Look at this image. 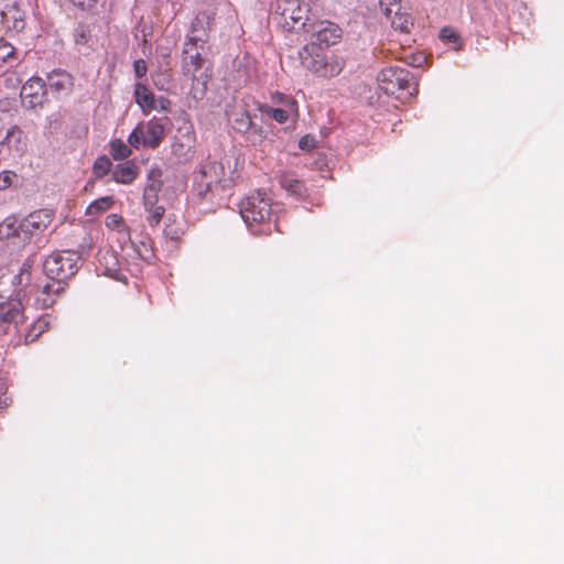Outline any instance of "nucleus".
<instances>
[{
  "label": "nucleus",
  "instance_id": "b1692460",
  "mask_svg": "<svg viewBox=\"0 0 564 564\" xmlns=\"http://www.w3.org/2000/svg\"><path fill=\"white\" fill-rule=\"evenodd\" d=\"M113 204L115 199L112 196L100 197L88 205V207L86 208V215L93 217L98 216L101 213L110 209L113 206Z\"/></svg>",
  "mask_w": 564,
  "mask_h": 564
},
{
  "label": "nucleus",
  "instance_id": "f03ea898",
  "mask_svg": "<svg viewBox=\"0 0 564 564\" xmlns=\"http://www.w3.org/2000/svg\"><path fill=\"white\" fill-rule=\"evenodd\" d=\"M377 79L381 90L400 100L410 99L419 93V86L413 75L402 67H384L378 74Z\"/></svg>",
  "mask_w": 564,
  "mask_h": 564
},
{
  "label": "nucleus",
  "instance_id": "39448f33",
  "mask_svg": "<svg viewBox=\"0 0 564 564\" xmlns=\"http://www.w3.org/2000/svg\"><path fill=\"white\" fill-rule=\"evenodd\" d=\"M80 256L70 250L54 251L43 262V272L47 279L66 283L79 268Z\"/></svg>",
  "mask_w": 564,
  "mask_h": 564
},
{
  "label": "nucleus",
  "instance_id": "412c9836",
  "mask_svg": "<svg viewBox=\"0 0 564 564\" xmlns=\"http://www.w3.org/2000/svg\"><path fill=\"white\" fill-rule=\"evenodd\" d=\"M279 184L289 194H291L297 198H304L307 195V189H306L303 181L296 178L291 173L281 174L279 176Z\"/></svg>",
  "mask_w": 564,
  "mask_h": 564
},
{
  "label": "nucleus",
  "instance_id": "5701e85b",
  "mask_svg": "<svg viewBox=\"0 0 564 564\" xmlns=\"http://www.w3.org/2000/svg\"><path fill=\"white\" fill-rule=\"evenodd\" d=\"M229 120L236 131L247 133L252 127L250 113L243 108L235 109L229 112Z\"/></svg>",
  "mask_w": 564,
  "mask_h": 564
},
{
  "label": "nucleus",
  "instance_id": "ddd939ff",
  "mask_svg": "<svg viewBox=\"0 0 564 564\" xmlns=\"http://www.w3.org/2000/svg\"><path fill=\"white\" fill-rule=\"evenodd\" d=\"M2 149H6L13 159L22 158L28 151V140L19 126H12L2 141Z\"/></svg>",
  "mask_w": 564,
  "mask_h": 564
},
{
  "label": "nucleus",
  "instance_id": "2f4dec72",
  "mask_svg": "<svg viewBox=\"0 0 564 564\" xmlns=\"http://www.w3.org/2000/svg\"><path fill=\"white\" fill-rule=\"evenodd\" d=\"M14 58L15 47L11 43L6 41L3 37H0V65Z\"/></svg>",
  "mask_w": 564,
  "mask_h": 564
},
{
  "label": "nucleus",
  "instance_id": "c756f323",
  "mask_svg": "<svg viewBox=\"0 0 564 564\" xmlns=\"http://www.w3.org/2000/svg\"><path fill=\"white\" fill-rule=\"evenodd\" d=\"M379 4L387 19L402 11L401 0H380Z\"/></svg>",
  "mask_w": 564,
  "mask_h": 564
},
{
  "label": "nucleus",
  "instance_id": "f3484780",
  "mask_svg": "<svg viewBox=\"0 0 564 564\" xmlns=\"http://www.w3.org/2000/svg\"><path fill=\"white\" fill-rule=\"evenodd\" d=\"M208 25L209 15L206 12L198 13L191 24V31L186 41H189L193 45L203 46L207 41Z\"/></svg>",
  "mask_w": 564,
  "mask_h": 564
},
{
  "label": "nucleus",
  "instance_id": "aec40b11",
  "mask_svg": "<svg viewBox=\"0 0 564 564\" xmlns=\"http://www.w3.org/2000/svg\"><path fill=\"white\" fill-rule=\"evenodd\" d=\"M260 110L262 113H265L267 116L271 117L278 123H285L290 119L293 121H296L300 116L299 107L279 108V107L262 106L260 108Z\"/></svg>",
  "mask_w": 564,
  "mask_h": 564
},
{
  "label": "nucleus",
  "instance_id": "ea45409f",
  "mask_svg": "<svg viewBox=\"0 0 564 564\" xmlns=\"http://www.w3.org/2000/svg\"><path fill=\"white\" fill-rule=\"evenodd\" d=\"M299 147L305 151L313 150L316 147V140L314 137L306 134L300 139Z\"/></svg>",
  "mask_w": 564,
  "mask_h": 564
},
{
  "label": "nucleus",
  "instance_id": "a878e982",
  "mask_svg": "<svg viewBox=\"0 0 564 564\" xmlns=\"http://www.w3.org/2000/svg\"><path fill=\"white\" fill-rule=\"evenodd\" d=\"M145 210L149 213L148 223L150 226L154 227L159 225L164 216L165 209L161 205H156V200L151 199L150 204L144 202Z\"/></svg>",
  "mask_w": 564,
  "mask_h": 564
},
{
  "label": "nucleus",
  "instance_id": "7c9ffc66",
  "mask_svg": "<svg viewBox=\"0 0 564 564\" xmlns=\"http://www.w3.org/2000/svg\"><path fill=\"white\" fill-rule=\"evenodd\" d=\"M440 37L445 43H452L455 50L462 47V40L459 34L452 28H444L441 30Z\"/></svg>",
  "mask_w": 564,
  "mask_h": 564
},
{
  "label": "nucleus",
  "instance_id": "0eeeda50",
  "mask_svg": "<svg viewBox=\"0 0 564 564\" xmlns=\"http://www.w3.org/2000/svg\"><path fill=\"white\" fill-rule=\"evenodd\" d=\"M237 160L232 155L224 154L218 160H207L200 167L202 175L215 185L229 186L236 174Z\"/></svg>",
  "mask_w": 564,
  "mask_h": 564
},
{
  "label": "nucleus",
  "instance_id": "f257e3e1",
  "mask_svg": "<svg viewBox=\"0 0 564 564\" xmlns=\"http://www.w3.org/2000/svg\"><path fill=\"white\" fill-rule=\"evenodd\" d=\"M299 58L303 67L324 78L337 76L345 66L343 57L335 54L327 55L315 42L304 45L299 52Z\"/></svg>",
  "mask_w": 564,
  "mask_h": 564
},
{
  "label": "nucleus",
  "instance_id": "bb28decb",
  "mask_svg": "<svg viewBox=\"0 0 564 564\" xmlns=\"http://www.w3.org/2000/svg\"><path fill=\"white\" fill-rule=\"evenodd\" d=\"M388 20L390 21L391 26L400 32H409L410 28L413 25L411 15L403 11H400Z\"/></svg>",
  "mask_w": 564,
  "mask_h": 564
},
{
  "label": "nucleus",
  "instance_id": "6e6552de",
  "mask_svg": "<svg viewBox=\"0 0 564 564\" xmlns=\"http://www.w3.org/2000/svg\"><path fill=\"white\" fill-rule=\"evenodd\" d=\"M308 6L302 0H276L275 14L280 17V23L288 30L296 25L306 26Z\"/></svg>",
  "mask_w": 564,
  "mask_h": 564
},
{
  "label": "nucleus",
  "instance_id": "58836bf2",
  "mask_svg": "<svg viewBox=\"0 0 564 564\" xmlns=\"http://www.w3.org/2000/svg\"><path fill=\"white\" fill-rule=\"evenodd\" d=\"M133 70H134L135 77H138V78L144 77L148 72V66H147L145 61L142 58L134 61Z\"/></svg>",
  "mask_w": 564,
  "mask_h": 564
},
{
  "label": "nucleus",
  "instance_id": "4be33fe9",
  "mask_svg": "<svg viewBox=\"0 0 564 564\" xmlns=\"http://www.w3.org/2000/svg\"><path fill=\"white\" fill-rule=\"evenodd\" d=\"M162 171L160 169H152L148 174V184L144 188L143 199L147 204L151 203V199L158 200V194L162 188Z\"/></svg>",
  "mask_w": 564,
  "mask_h": 564
},
{
  "label": "nucleus",
  "instance_id": "4c0bfd02",
  "mask_svg": "<svg viewBox=\"0 0 564 564\" xmlns=\"http://www.w3.org/2000/svg\"><path fill=\"white\" fill-rule=\"evenodd\" d=\"M14 178H17V174L14 172L2 171L0 173V191H4L11 187Z\"/></svg>",
  "mask_w": 564,
  "mask_h": 564
},
{
  "label": "nucleus",
  "instance_id": "9d476101",
  "mask_svg": "<svg viewBox=\"0 0 564 564\" xmlns=\"http://www.w3.org/2000/svg\"><path fill=\"white\" fill-rule=\"evenodd\" d=\"M54 214L50 209H40L31 213L19 224L23 239H30L34 235L42 234L52 224Z\"/></svg>",
  "mask_w": 564,
  "mask_h": 564
},
{
  "label": "nucleus",
  "instance_id": "c85d7f7f",
  "mask_svg": "<svg viewBox=\"0 0 564 564\" xmlns=\"http://www.w3.org/2000/svg\"><path fill=\"white\" fill-rule=\"evenodd\" d=\"M215 186L216 185L214 183L208 182V178L205 175H202L200 171L198 172V175L196 176L195 180L194 188L200 198L206 197V195L210 193Z\"/></svg>",
  "mask_w": 564,
  "mask_h": 564
},
{
  "label": "nucleus",
  "instance_id": "20e7f679",
  "mask_svg": "<svg viewBox=\"0 0 564 564\" xmlns=\"http://www.w3.org/2000/svg\"><path fill=\"white\" fill-rule=\"evenodd\" d=\"M25 322V308L19 299L9 297L0 302V334L7 336L11 345L14 346V340L20 338Z\"/></svg>",
  "mask_w": 564,
  "mask_h": 564
},
{
  "label": "nucleus",
  "instance_id": "72a5a7b5",
  "mask_svg": "<svg viewBox=\"0 0 564 564\" xmlns=\"http://www.w3.org/2000/svg\"><path fill=\"white\" fill-rule=\"evenodd\" d=\"M0 235L9 238L13 236L22 237L23 234L19 229V225L15 226V220H12L10 218H7L1 225H0Z\"/></svg>",
  "mask_w": 564,
  "mask_h": 564
},
{
  "label": "nucleus",
  "instance_id": "c9c22d12",
  "mask_svg": "<svg viewBox=\"0 0 564 564\" xmlns=\"http://www.w3.org/2000/svg\"><path fill=\"white\" fill-rule=\"evenodd\" d=\"M12 403L11 397L8 394V381L0 378V409H6Z\"/></svg>",
  "mask_w": 564,
  "mask_h": 564
},
{
  "label": "nucleus",
  "instance_id": "393cba45",
  "mask_svg": "<svg viewBox=\"0 0 564 564\" xmlns=\"http://www.w3.org/2000/svg\"><path fill=\"white\" fill-rule=\"evenodd\" d=\"M110 155L113 160H126L132 154V150L121 139H115L110 142Z\"/></svg>",
  "mask_w": 564,
  "mask_h": 564
},
{
  "label": "nucleus",
  "instance_id": "a19ab883",
  "mask_svg": "<svg viewBox=\"0 0 564 564\" xmlns=\"http://www.w3.org/2000/svg\"><path fill=\"white\" fill-rule=\"evenodd\" d=\"M75 42H76V44H79V45H84V44L87 43V36H86V33H85L84 30H82L80 32L76 33Z\"/></svg>",
  "mask_w": 564,
  "mask_h": 564
},
{
  "label": "nucleus",
  "instance_id": "6ab92c4d",
  "mask_svg": "<svg viewBox=\"0 0 564 564\" xmlns=\"http://www.w3.org/2000/svg\"><path fill=\"white\" fill-rule=\"evenodd\" d=\"M138 175L139 169L132 161L119 163L112 171V180L124 185L133 183Z\"/></svg>",
  "mask_w": 564,
  "mask_h": 564
},
{
  "label": "nucleus",
  "instance_id": "f704fd0d",
  "mask_svg": "<svg viewBox=\"0 0 564 564\" xmlns=\"http://www.w3.org/2000/svg\"><path fill=\"white\" fill-rule=\"evenodd\" d=\"M106 227L111 230L123 231L124 230V219L122 216L118 214H110L106 217L105 220Z\"/></svg>",
  "mask_w": 564,
  "mask_h": 564
},
{
  "label": "nucleus",
  "instance_id": "473e14b6",
  "mask_svg": "<svg viewBox=\"0 0 564 564\" xmlns=\"http://www.w3.org/2000/svg\"><path fill=\"white\" fill-rule=\"evenodd\" d=\"M271 100L274 105H278L279 108L299 107L297 101L292 96H289V95H285L283 93H279V91H275L274 94H272Z\"/></svg>",
  "mask_w": 564,
  "mask_h": 564
},
{
  "label": "nucleus",
  "instance_id": "f8f14e48",
  "mask_svg": "<svg viewBox=\"0 0 564 564\" xmlns=\"http://www.w3.org/2000/svg\"><path fill=\"white\" fill-rule=\"evenodd\" d=\"M133 97L144 115H149L153 110L166 111L171 107V101L167 98L162 96L156 98L149 87L141 83L135 84Z\"/></svg>",
  "mask_w": 564,
  "mask_h": 564
},
{
  "label": "nucleus",
  "instance_id": "4468645a",
  "mask_svg": "<svg viewBox=\"0 0 564 564\" xmlns=\"http://www.w3.org/2000/svg\"><path fill=\"white\" fill-rule=\"evenodd\" d=\"M313 37L321 47L336 44L341 37V29L329 21H321L314 25Z\"/></svg>",
  "mask_w": 564,
  "mask_h": 564
},
{
  "label": "nucleus",
  "instance_id": "a211bd4d",
  "mask_svg": "<svg viewBox=\"0 0 564 564\" xmlns=\"http://www.w3.org/2000/svg\"><path fill=\"white\" fill-rule=\"evenodd\" d=\"M73 77L63 69H54L47 74V84L54 93L68 94L73 88Z\"/></svg>",
  "mask_w": 564,
  "mask_h": 564
},
{
  "label": "nucleus",
  "instance_id": "2eb2a0df",
  "mask_svg": "<svg viewBox=\"0 0 564 564\" xmlns=\"http://www.w3.org/2000/svg\"><path fill=\"white\" fill-rule=\"evenodd\" d=\"M199 45H193L189 41H185L182 51V72L184 75L195 77L196 73L202 68L204 58L198 51Z\"/></svg>",
  "mask_w": 564,
  "mask_h": 564
},
{
  "label": "nucleus",
  "instance_id": "cd10ccee",
  "mask_svg": "<svg viewBox=\"0 0 564 564\" xmlns=\"http://www.w3.org/2000/svg\"><path fill=\"white\" fill-rule=\"evenodd\" d=\"M111 161L106 155L98 156L93 165V173L97 178H102L106 176L111 170Z\"/></svg>",
  "mask_w": 564,
  "mask_h": 564
},
{
  "label": "nucleus",
  "instance_id": "1a4fd4ad",
  "mask_svg": "<svg viewBox=\"0 0 564 564\" xmlns=\"http://www.w3.org/2000/svg\"><path fill=\"white\" fill-rule=\"evenodd\" d=\"M21 104L26 109L42 108L47 100V86L40 76H32L20 91Z\"/></svg>",
  "mask_w": 564,
  "mask_h": 564
},
{
  "label": "nucleus",
  "instance_id": "e433bc0d",
  "mask_svg": "<svg viewBox=\"0 0 564 564\" xmlns=\"http://www.w3.org/2000/svg\"><path fill=\"white\" fill-rule=\"evenodd\" d=\"M31 269H32L31 261L26 260L25 262L22 263L20 271L15 276L19 284L28 283L30 281Z\"/></svg>",
  "mask_w": 564,
  "mask_h": 564
},
{
  "label": "nucleus",
  "instance_id": "423d86ee",
  "mask_svg": "<svg viewBox=\"0 0 564 564\" xmlns=\"http://www.w3.org/2000/svg\"><path fill=\"white\" fill-rule=\"evenodd\" d=\"M165 137V127L162 119L153 117L152 119L140 122L128 137V143L134 149L140 147L156 149Z\"/></svg>",
  "mask_w": 564,
  "mask_h": 564
},
{
  "label": "nucleus",
  "instance_id": "7ed1b4c3",
  "mask_svg": "<svg viewBox=\"0 0 564 564\" xmlns=\"http://www.w3.org/2000/svg\"><path fill=\"white\" fill-rule=\"evenodd\" d=\"M271 199L264 192H256L240 203V215L248 227L262 225L259 234H270L271 225ZM258 235V231H254Z\"/></svg>",
  "mask_w": 564,
  "mask_h": 564
},
{
  "label": "nucleus",
  "instance_id": "dca6fc26",
  "mask_svg": "<svg viewBox=\"0 0 564 564\" xmlns=\"http://www.w3.org/2000/svg\"><path fill=\"white\" fill-rule=\"evenodd\" d=\"M51 327V315L43 314L34 321L25 330L20 333V338L14 340V346L30 345L37 340L40 336L46 333Z\"/></svg>",
  "mask_w": 564,
  "mask_h": 564
},
{
  "label": "nucleus",
  "instance_id": "9b49d317",
  "mask_svg": "<svg viewBox=\"0 0 564 564\" xmlns=\"http://www.w3.org/2000/svg\"><path fill=\"white\" fill-rule=\"evenodd\" d=\"M66 283L47 279L36 284L33 292L35 305L40 308L52 307L58 296L65 291Z\"/></svg>",
  "mask_w": 564,
  "mask_h": 564
}]
</instances>
